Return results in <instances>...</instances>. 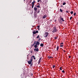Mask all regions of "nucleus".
Instances as JSON below:
<instances>
[{"instance_id":"nucleus-1","label":"nucleus","mask_w":78,"mask_h":78,"mask_svg":"<svg viewBox=\"0 0 78 78\" xmlns=\"http://www.w3.org/2000/svg\"><path fill=\"white\" fill-rule=\"evenodd\" d=\"M58 32V29L56 28V27H54L53 28V30L52 31V33H56Z\"/></svg>"},{"instance_id":"nucleus-2","label":"nucleus","mask_w":78,"mask_h":78,"mask_svg":"<svg viewBox=\"0 0 78 78\" xmlns=\"http://www.w3.org/2000/svg\"><path fill=\"white\" fill-rule=\"evenodd\" d=\"M48 33L47 32H45L44 34V37H47V36H48Z\"/></svg>"},{"instance_id":"nucleus-3","label":"nucleus","mask_w":78,"mask_h":78,"mask_svg":"<svg viewBox=\"0 0 78 78\" xmlns=\"http://www.w3.org/2000/svg\"><path fill=\"white\" fill-rule=\"evenodd\" d=\"M32 61H33V58H32V59L30 60V61H28V62L29 64H31V62H32Z\"/></svg>"},{"instance_id":"nucleus-4","label":"nucleus","mask_w":78,"mask_h":78,"mask_svg":"<svg viewBox=\"0 0 78 78\" xmlns=\"http://www.w3.org/2000/svg\"><path fill=\"white\" fill-rule=\"evenodd\" d=\"M39 33V32L38 31V30H36V31H34L33 32V35H34L35 34H36V33Z\"/></svg>"},{"instance_id":"nucleus-5","label":"nucleus","mask_w":78,"mask_h":78,"mask_svg":"<svg viewBox=\"0 0 78 78\" xmlns=\"http://www.w3.org/2000/svg\"><path fill=\"white\" fill-rule=\"evenodd\" d=\"M34 10L35 12H36V11H37V8L36 7H35L34 8Z\"/></svg>"},{"instance_id":"nucleus-6","label":"nucleus","mask_w":78,"mask_h":78,"mask_svg":"<svg viewBox=\"0 0 78 78\" xmlns=\"http://www.w3.org/2000/svg\"><path fill=\"white\" fill-rule=\"evenodd\" d=\"M42 60V57H41L39 59V60L38 62V64H39L40 63H41V60Z\"/></svg>"},{"instance_id":"nucleus-7","label":"nucleus","mask_w":78,"mask_h":78,"mask_svg":"<svg viewBox=\"0 0 78 78\" xmlns=\"http://www.w3.org/2000/svg\"><path fill=\"white\" fill-rule=\"evenodd\" d=\"M36 44L37 45H39L40 44V43L39 41H36Z\"/></svg>"},{"instance_id":"nucleus-8","label":"nucleus","mask_w":78,"mask_h":78,"mask_svg":"<svg viewBox=\"0 0 78 78\" xmlns=\"http://www.w3.org/2000/svg\"><path fill=\"white\" fill-rule=\"evenodd\" d=\"M34 51H39V49L38 48H35L34 50Z\"/></svg>"},{"instance_id":"nucleus-9","label":"nucleus","mask_w":78,"mask_h":78,"mask_svg":"<svg viewBox=\"0 0 78 78\" xmlns=\"http://www.w3.org/2000/svg\"><path fill=\"white\" fill-rule=\"evenodd\" d=\"M46 17H47V15L45 14L43 17V19H45V18H46Z\"/></svg>"},{"instance_id":"nucleus-10","label":"nucleus","mask_w":78,"mask_h":78,"mask_svg":"<svg viewBox=\"0 0 78 78\" xmlns=\"http://www.w3.org/2000/svg\"><path fill=\"white\" fill-rule=\"evenodd\" d=\"M60 18H61L63 22H64L65 20H64V18H62V17H60Z\"/></svg>"},{"instance_id":"nucleus-11","label":"nucleus","mask_w":78,"mask_h":78,"mask_svg":"<svg viewBox=\"0 0 78 78\" xmlns=\"http://www.w3.org/2000/svg\"><path fill=\"white\" fill-rule=\"evenodd\" d=\"M35 3H36V2H35L34 1L32 3V5H34V4Z\"/></svg>"},{"instance_id":"nucleus-12","label":"nucleus","mask_w":78,"mask_h":78,"mask_svg":"<svg viewBox=\"0 0 78 78\" xmlns=\"http://www.w3.org/2000/svg\"><path fill=\"white\" fill-rule=\"evenodd\" d=\"M35 48H37V44H35V45L34 46Z\"/></svg>"},{"instance_id":"nucleus-13","label":"nucleus","mask_w":78,"mask_h":78,"mask_svg":"<svg viewBox=\"0 0 78 78\" xmlns=\"http://www.w3.org/2000/svg\"><path fill=\"white\" fill-rule=\"evenodd\" d=\"M41 47H44V44L43 43H41L40 44Z\"/></svg>"},{"instance_id":"nucleus-14","label":"nucleus","mask_w":78,"mask_h":78,"mask_svg":"<svg viewBox=\"0 0 78 78\" xmlns=\"http://www.w3.org/2000/svg\"><path fill=\"white\" fill-rule=\"evenodd\" d=\"M48 58H49V59H51V58H53V57H52L51 56H48Z\"/></svg>"},{"instance_id":"nucleus-15","label":"nucleus","mask_w":78,"mask_h":78,"mask_svg":"<svg viewBox=\"0 0 78 78\" xmlns=\"http://www.w3.org/2000/svg\"><path fill=\"white\" fill-rule=\"evenodd\" d=\"M59 46H58L57 47V51H58V49H59Z\"/></svg>"},{"instance_id":"nucleus-16","label":"nucleus","mask_w":78,"mask_h":78,"mask_svg":"<svg viewBox=\"0 0 78 78\" xmlns=\"http://www.w3.org/2000/svg\"><path fill=\"white\" fill-rule=\"evenodd\" d=\"M32 57L34 58V59H36V58H35V57L34 55H32Z\"/></svg>"},{"instance_id":"nucleus-17","label":"nucleus","mask_w":78,"mask_h":78,"mask_svg":"<svg viewBox=\"0 0 78 78\" xmlns=\"http://www.w3.org/2000/svg\"><path fill=\"white\" fill-rule=\"evenodd\" d=\"M59 22V23H62V22L61 21V20H59L58 21Z\"/></svg>"},{"instance_id":"nucleus-18","label":"nucleus","mask_w":78,"mask_h":78,"mask_svg":"<svg viewBox=\"0 0 78 78\" xmlns=\"http://www.w3.org/2000/svg\"><path fill=\"white\" fill-rule=\"evenodd\" d=\"M36 7H37V8H40V6H39V5H36Z\"/></svg>"},{"instance_id":"nucleus-19","label":"nucleus","mask_w":78,"mask_h":78,"mask_svg":"<svg viewBox=\"0 0 78 78\" xmlns=\"http://www.w3.org/2000/svg\"><path fill=\"white\" fill-rule=\"evenodd\" d=\"M60 12H62V11L63 10H62V9H60Z\"/></svg>"},{"instance_id":"nucleus-20","label":"nucleus","mask_w":78,"mask_h":78,"mask_svg":"<svg viewBox=\"0 0 78 78\" xmlns=\"http://www.w3.org/2000/svg\"><path fill=\"white\" fill-rule=\"evenodd\" d=\"M63 46H64V45H63L62 44H60V47H63Z\"/></svg>"},{"instance_id":"nucleus-21","label":"nucleus","mask_w":78,"mask_h":78,"mask_svg":"<svg viewBox=\"0 0 78 78\" xmlns=\"http://www.w3.org/2000/svg\"><path fill=\"white\" fill-rule=\"evenodd\" d=\"M66 4V2H64L63 3L62 5H65Z\"/></svg>"},{"instance_id":"nucleus-22","label":"nucleus","mask_w":78,"mask_h":78,"mask_svg":"<svg viewBox=\"0 0 78 78\" xmlns=\"http://www.w3.org/2000/svg\"><path fill=\"white\" fill-rule=\"evenodd\" d=\"M39 35H38L37 37L36 38L37 39H38V38H39Z\"/></svg>"},{"instance_id":"nucleus-23","label":"nucleus","mask_w":78,"mask_h":78,"mask_svg":"<svg viewBox=\"0 0 78 78\" xmlns=\"http://www.w3.org/2000/svg\"><path fill=\"white\" fill-rule=\"evenodd\" d=\"M73 11L70 12V13L71 14H73Z\"/></svg>"},{"instance_id":"nucleus-24","label":"nucleus","mask_w":78,"mask_h":78,"mask_svg":"<svg viewBox=\"0 0 78 78\" xmlns=\"http://www.w3.org/2000/svg\"><path fill=\"white\" fill-rule=\"evenodd\" d=\"M36 41H35L34 43V44H34H34H35L36 45Z\"/></svg>"},{"instance_id":"nucleus-25","label":"nucleus","mask_w":78,"mask_h":78,"mask_svg":"<svg viewBox=\"0 0 78 78\" xmlns=\"http://www.w3.org/2000/svg\"><path fill=\"white\" fill-rule=\"evenodd\" d=\"M36 41H35L34 43V44H34H34H35L36 45Z\"/></svg>"},{"instance_id":"nucleus-26","label":"nucleus","mask_w":78,"mask_h":78,"mask_svg":"<svg viewBox=\"0 0 78 78\" xmlns=\"http://www.w3.org/2000/svg\"><path fill=\"white\" fill-rule=\"evenodd\" d=\"M36 41H35L34 43V44H34H34H35L36 45Z\"/></svg>"},{"instance_id":"nucleus-27","label":"nucleus","mask_w":78,"mask_h":78,"mask_svg":"<svg viewBox=\"0 0 78 78\" xmlns=\"http://www.w3.org/2000/svg\"><path fill=\"white\" fill-rule=\"evenodd\" d=\"M41 38H40V37H39V39H38V41H40V40H41Z\"/></svg>"},{"instance_id":"nucleus-28","label":"nucleus","mask_w":78,"mask_h":78,"mask_svg":"<svg viewBox=\"0 0 78 78\" xmlns=\"http://www.w3.org/2000/svg\"><path fill=\"white\" fill-rule=\"evenodd\" d=\"M60 70H62V67H60L59 68Z\"/></svg>"},{"instance_id":"nucleus-29","label":"nucleus","mask_w":78,"mask_h":78,"mask_svg":"<svg viewBox=\"0 0 78 78\" xmlns=\"http://www.w3.org/2000/svg\"><path fill=\"white\" fill-rule=\"evenodd\" d=\"M33 7H34V5L32 4V8H33Z\"/></svg>"},{"instance_id":"nucleus-30","label":"nucleus","mask_w":78,"mask_h":78,"mask_svg":"<svg viewBox=\"0 0 78 78\" xmlns=\"http://www.w3.org/2000/svg\"><path fill=\"white\" fill-rule=\"evenodd\" d=\"M52 67L53 68H54V67H55V65H53Z\"/></svg>"},{"instance_id":"nucleus-31","label":"nucleus","mask_w":78,"mask_h":78,"mask_svg":"<svg viewBox=\"0 0 78 78\" xmlns=\"http://www.w3.org/2000/svg\"><path fill=\"white\" fill-rule=\"evenodd\" d=\"M40 1L41 2V0H38V1H37V2H40Z\"/></svg>"},{"instance_id":"nucleus-32","label":"nucleus","mask_w":78,"mask_h":78,"mask_svg":"<svg viewBox=\"0 0 78 78\" xmlns=\"http://www.w3.org/2000/svg\"><path fill=\"white\" fill-rule=\"evenodd\" d=\"M73 15H74V16H76V13L75 12V13L73 14Z\"/></svg>"},{"instance_id":"nucleus-33","label":"nucleus","mask_w":78,"mask_h":78,"mask_svg":"<svg viewBox=\"0 0 78 78\" xmlns=\"http://www.w3.org/2000/svg\"><path fill=\"white\" fill-rule=\"evenodd\" d=\"M72 16H71L70 18V20H72Z\"/></svg>"},{"instance_id":"nucleus-34","label":"nucleus","mask_w":78,"mask_h":78,"mask_svg":"<svg viewBox=\"0 0 78 78\" xmlns=\"http://www.w3.org/2000/svg\"><path fill=\"white\" fill-rule=\"evenodd\" d=\"M40 12V11L39 10H38L37 11V13L38 14H39V12Z\"/></svg>"},{"instance_id":"nucleus-35","label":"nucleus","mask_w":78,"mask_h":78,"mask_svg":"<svg viewBox=\"0 0 78 78\" xmlns=\"http://www.w3.org/2000/svg\"><path fill=\"white\" fill-rule=\"evenodd\" d=\"M69 11H66V12H67V13H69Z\"/></svg>"},{"instance_id":"nucleus-36","label":"nucleus","mask_w":78,"mask_h":78,"mask_svg":"<svg viewBox=\"0 0 78 78\" xmlns=\"http://www.w3.org/2000/svg\"><path fill=\"white\" fill-rule=\"evenodd\" d=\"M37 28H40V26H37Z\"/></svg>"},{"instance_id":"nucleus-37","label":"nucleus","mask_w":78,"mask_h":78,"mask_svg":"<svg viewBox=\"0 0 78 78\" xmlns=\"http://www.w3.org/2000/svg\"><path fill=\"white\" fill-rule=\"evenodd\" d=\"M31 2H32V0H30V1L29 2L30 3H31Z\"/></svg>"},{"instance_id":"nucleus-38","label":"nucleus","mask_w":78,"mask_h":78,"mask_svg":"<svg viewBox=\"0 0 78 78\" xmlns=\"http://www.w3.org/2000/svg\"><path fill=\"white\" fill-rule=\"evenodd\" d=\"M31 47H33V46H34V44H32L31 45Z\"/></svg>"},{"instance_id":"nucleus-39","label":"nucleus","mask_w":78,"mask_h":78,"mask_svg":"<svg viewBox=\"0 0 78 78\" xmlns=\"http://www.w3.org/2000/svg\"><path fill=\"white\" fill-rule=\"evenodd\" d=\"M33 66V64H30V66L31 67V66Z\"/></svg>"},{"instance_id":"nucleus-40","label":"nucleus","mask_w":78,"mask_h":78,"mask_svg":"<svg viewBox=\"0 0 78 78\" xmlns=\"http://www.w3.org/2000/svg\"><path fill=\"white\" fill-rule=\"evenodd\" d=\"M62 44H63V43L62 42L60 43V45H62Z\"/></svg>"},{"instance_id":"nucleus-41","label":"nucleus","mask_w":78,"mask_h":78,"mask_svg":"<svg viewBox=\"0 0 78 78\" xmlns=\"http://www.w3.org/2000/svg\"><path fill=\"white\" fill-rule=\"evenodd\" d=\"M64 72H65V71H64V70H62V73H64Z\"/></svg>"},{"instance_id":"nucleus-42","label":"nucleus","mask_w":78,"mask_h":78,"mask_svg":"<svg viewBox=\"0 0 78 78\" xmlns=\"http://www.w3.org/2000/svg\"><path fill=\"white\" fill-rule=\"evenodd\" d=\"M54 39H57V37H55L54 38Z\"/></svg>"},{"instance_id":"nucleus-43","label":"nucleus","mask_w":78,"mask_h":78,"mask_svg":"<svg viewBox=\"0 0 78 78\" xmlns=\"http://www.w3.org/2000/svg\"><path fill=\"white\" fill-rule=\"evenodd\" d=\"M61 8H62V7H63V6L62 5H61Z\"/></svg>"},{"instance_id":"nucleus-44","label":"nucleus","mask_w":78,"mask_h":78,"mask_svg":"<svg viewBox=\"0 0 78 78\" xmlns=\"http://www.w3.org/2000/svg\"><path fill=\"white\" fill-rule=\"evenodd\" d=\"M69 58H71V56H69Z\"/></svg>"},{"instance_id":"nucleus-45","label":"nucleus","mask_w":78,"mask_h":78,"mask_svg":"<svg viewBox=\"0 0 78 78\" xmlns=\"http://www.w3.org/2000/svg\"><path fill=\"white\" fill-rule=\"evenodd\" d=\"M31 76H33V74L32 73L31 74Z\"/></svg>"},{"instance_id":"nucleus-46","label":"nucleus","mask_w":78,"mask_h":78,"mask_svg":"<svg viewBox=\"0 0 78 78\" xmlns=\"http://www.w3.org/2000/svg\"><path fill=\"white\" fill-rule=\"evenodd\" d=\"M63 51H64V52H66V50H63Z\"/></svg>"},{"instance_id":"nucleus-47","label":"nucleus","mask_w":78,"mask_h":78,"mask_svg":"<svg viewBox=\"0 0 78 78\" xmlns=\"http://www.w3.org/2000/svg\"><path fill=\"white\" fill-rule=\"evenodd\" d=\"M30 52H31V53H32L33 52V51H31Z\"/></svg>"},{"instance_id":"nucleus-48","label":"nucleus","mask_w":78,"mask_h":78,"mask_svg":"<svg viewBox=\"0 0 78 78\" xmlns=\"http://www.w3.org/2000/svg\"><path fill=\"white\" fill-rule=\"evenodd\" d=\"M55 48H56V45H55Z\"/></svg>"},{"instance_id":"nucleus-49","label":"nucleus","mask_w":78,"mask_h":78,"mask_svg":"<svg viewBox=\"0 0 78 78\" xmlns=\"http://www.w3.org/2000/svg\"><path fill=\"white\" fill-rule=\"evenodd\" d=\"M60 1V0H59Z\"/></svg>"}]
</instances>
